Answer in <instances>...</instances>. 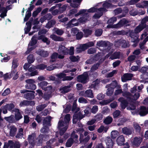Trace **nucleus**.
Segmentation results:
<instances>
[{"mask_svg": "<svg viewBox=\"0 0 148 148\" xmlns=\"http://www.w3.org/2000/svg\"><path fill=\"white\" fill-rule=\"evenodd\" d=\"M70 120L69 114H66L64 118V121L60 120L58 123V127L60 130V135H62L68 128L69 122Z\"/></svg>", "mask_w": 148, "mask_h": 148, "instance_id": "nucleus-1", "label": "nucleus"}, {"mask_svg": "<svg viewBox=\"0 0 148 148\" xmlns=\"http://www.w3.org/2000/svg\"><path fill=\"white\" fill-rule=\"evenodd\" d=\"M136 90L137 86L136 85L131 89L130 91L132 95L130 92H127L123 93V95L126 97L129 101L133 102L134 101L137 100L140 97V94L138 92L135 93Z\"/></svg>", "mask_w": 148, "mask_h": 148, "instance_id": "nucleus-2", "label": "nucleus"}, {"mask_svg": "<svg viewBox=\"0 0 148 148\" xmlns=\"http://www.w3.org/2000/svg\"><path fill=\"white\" fill-rule=\"evenodd\" d=\"M47 32V30L45 29H40L38 32V36L37 37V39L38 40H42V42L46 43L47 45H48L50 44V41L45 35L46 34Z\"/></svg>", "mask_w": 148, "mask_h": 148, "instance_id": "nucleus-3", "label": "nucleus"}, {"mask_svg": "<svg viewBox=\"0 0 148 148\" xmlns=\"http://www.w3.org/2000/svg\"><path fill=\"white\" fill-rule=\"evenodd\" d=\"M58 52L61 54L70 56H73L74 53V48L73 47H71L69 49L64 46L61 45L59 46L58 50Z\"/></svg>", "mask_w": 148, "mask_h": 148, "instance_id": "nucleus-4", "label": "nucleus"}, {"mask_svg": "<svg viewBox=\"0 0 148 148\" xmlns=\"http://www.w3.org/2000/svg\"><path fill=\"white\" fill-rule=\"evenodd\" d=\"M51 119V117L49 116L44 119L43 122L44 127L40 130L41 133H45L48 132L49 128L47 126H50V122Z\"/></svg>", "mask_w": 148, "mask_h": 148, "instance_id": "nucleus-5", "label": "nucleus"}, {"mask_svg": "<svg viewBox=\"0 0 148 148\" xmlns=\"http://www.w3.org/2000/svg\"><path fill=\"white\" fill-rule=\"evenodd\" d=\"M129 21L125 18H123L121 19L119 22L116 24H114V27L117 28H120L123 26L127 27L130 25L129 24Z\"/></svg>", "mask_w": 148, "mask_h": 148, "instance_id": "nucleus-6", "label": "nucleus"}, {"mask_svg": "<svg viewBox=\"0 0 148 148\" xmlns=\"http://www.w3.org/2000/svg\"><path fill=\"white\" fill-rule=\"evenodd\" d=\"M128 34L129 33V36L131 38L132 42H138L139 40L138 39L139 35H138L134 31L129 29L128 30Z\"/></svg>", "mask_w": 148, "mask_h": 148, "instance_id": "nucleus-7", "label": "nucleus"}, {"mask_svg": "<svg viewBox=\"0 0 148 148\" xmlns=\"http://www.w3.org/2000/svg\"><path fill=\"white\" fill-rule=\"evenodd\" d=\"M25 81L27 83L25 86L26 88L32 90L36 89V86L34 84L35 83L34 79H29L26 80Z\"/></svg>", "mask_w": 148, "mask_h": 148, "instance_id": "nucleus-8", "label": "nucleus"}, {"mask_svg": "<svg viewBox=\"0 0 148 148\" xmlns=\"http://www.w3.org/2000/svg\"><path fill=\"white\" fill-rule=\"evenodd\" d=\"M97 46L99 47H103L107 48L108 50L110 49V43L109 42L107 41H99L97 42Z\"/></svg>", "mask_w": 148, "mask_h": 148, "instance_id": "nucleus-9", "label": "nucleus"}, {"mask_svg": "<svg viewBox=\"0 0 148 148\" xmlns=\"http://www.w3.org/2000/svg\"><path fill=\"white\" fill-rule=\"evenodd\" d=\"M114 12L116 14H119V13H122V14L119 16V17L120 18L125 17L127 14L128 12V9H126L122 11V8H117L115 9L114 10Z\"/></svg>", "mask_w": 148, "mask_h": 148, "instance_id": "nucleus-10", "label": "nucleus"}, {"mask_svg": "<svg viewBox=\"0 0 148 148\" xmlns=\"http://www.w3.org/2000/svg\"><path fill=\"white\" fill-rule=\"evenodd\" d=\"M80 94L81 95L85 97H87L92 98L94 97L92 91L90 89L82 92H81Z\"/></svg>", "mask_w": 148, "mask_h": 148, "instance_id": "nucleus-11", "label": "nucleus"}, {"mask_svg": "<svg viewBox=\"0 0 148 148\" xmlns=\"http://www.w3.org/2000/svg\"><path fill=\"white\" fill-rule=\"evenodd\" d=\"M56 75L59 78L62 79L63 81L71 80L73 78V77L66 76V75L63 72Z\"/></svg>", "mask_w": 148, "mask_h": 148, "instance_id": "nucleus-12", "label": "nucleus"}, {"mask_svg": "<svg viewBox=\"0 0 148 148\" xmlns=\"http://www.w3.org/2000/svg\"><path fill=\"white\" fill-rule=\"evenodd\" d=\"M146 23L141 22V23L139 24L134 29L135 33L138 35V33L141 31L145 27Z\"/></svg>", "mask_w": 148, "mask_h": 148, "instance_id": "nucleus-13", "label": "nucleus"}, {"mask_svg": "<svg viewBox=\"0 0 148 148\" xmlns=\"http://www.w3.org/2000/svg\"><path fill=\"white\" fill-rule=\"evenodd\" d=\"M88 75L87 72L83 74L78 77L77 80L79 82L85 83L88 78Z\"/></svg>", "mask_w": 148, "mask_h": 148, "instance_id": "nucleus-14", "label": "nucleus"}, {"mask_svg": "<svg viewBox=\"0 0 148 148\" xmlns=\"http://www.w3.org/2000/svg\"><path fill=\"white\" fill-rule=\"evenodd\" d=\"M36 135L35 133L32 134L31 135H29L28 140L29 143L31 146H34L36 143L35 141Z\"/></svg>", "mask_w": 148, "mask_h": 148, "instance_id": "nucleus-15", "label": "nucleus"}, {"mask_svg": "<svg viewBox=\"0 0 148 148\" xmlns=\"http://www.w3.org/2000/svg\"><path fill=\"white\" fill-rule=\"evenodd\" d=\"M142 138L140 137H136L132 140V143L134 146L138 147L142 141Z\"/></svg>", "mask_w": 148, "mask_h": 148, "instance_id": "nucleus-16", "label": "nucleus"}, {"mask_svg": "<svg viewBox=\"0 0 148 148\" xmlns=\"http://www.w3.org/2000/svg\"><path fill=\"white\" fill-rule=\"evenodd\" d=\"M8 144L9 148H20V144L18 142L10 140L8 141Z\"/></svg>", "mask_w": 148, "mask_h": 148, "instance_id": "nucleus-17", "label": "nucleus"}, {"mask_svg": "<svg viewBox=\"0 0 148 148\" xmlns=\"http://www.w3.org/2000/svg\"><path fill=\"white\" fill-rule=\"evenodd\" d=\"M84 116L82 114L81 112H79L78 114L75 113L73 117V123H75L77 121V120H80L83 118Z\"/></svg>", "mask_w": 148, "mask_h": 148, "instance_id": "nucleus-18", "label": "nucleus"}, {"mask_svg": "<svg viewBox=\"0 0 148 148\" xmlns=\"http://www.w3.org/2000/svg\"><path fill=\"white\" fill-rule=\"evenodd\" d=\"M133 76L132 73H125L121 77L122 82H125L127 80H131Z\"/></svg>", "mask_w": 148, "mask_h": 148, "instance_id": "nucleus-19", "label": "nucleus"}, {"mask_svg": "<svg viewBox=\"0 0 148 148\" xmlns=\"http://www.w3.org/2000/svg\"><path fill=\"white\" fill-rule=\"evenodd\" d=\"M12 112H15V119L18 121L21 119L23 116L19 112V110L18 109H14L12 110Z\"/></svg>", "mask_w": 148, "mask_h": 148, "instance_id": "nucleus-20", "label": "nucleus"}, {"mask_svg": "<svg viewBox=\"0 0 148 148\" xmlns=\"http://www.w3.org/2000/svg\"><path fill=\"white\" fill-rule=\"evenodd\" d=\"M38 40L36 36V35H34L32 37L31 41L28 45V47L33 46L35 45L37 43Z\"/></svg>", "mask_w": 148, "mask_h": 148, "instance_id": "nucleus-21", "label": "nucleus"}, {"mask_svg": "<svg viewBox=\"0 0 148 148\" xmlns=\"http://www.w3.org/2000/svg\"><path fill=\"white\" fill-rule=\"evenodd\" d=\"M105 142L107 145V148H112L113 143L110 138L107 137L106 139Z\"/></svg>", "mask_w": 148, "mask_h": 148, "instance_id": "nucleus-22", "label": "nucleus"}, {"mask_svg": "<svg viewBox=\"0 0 148 148\" xmlns=\"http://www.w3.org/2000/svg\"><path fill=\"white\" fill-rule=\"evenodd\" d=\"M117 42L122 47L125 48L128 47V42L125 40L120 39L118 40Z\"/></svg>", "mask_w": 148, "mask_h": 148, "instance_id": "nucleus-23", "label": "nucleus"}, {"mask_svg": "<svg viewBox=\"0 0 148 148\" xmlns=\"http://www.w3.org/2000/svg\"><path fill=\"white\" fill-rule=\"evenodd\" d=\"M85 45L81 44L79 47L76 48L75 52L77 53H79L83 51H84L86 49Z\"/></svg>", "mask_w": 148, "mask_h": 148, "instance_id": "nucleus-24", "label": "nucleus"}, {"mask_svg": "<svg viewBox=\"0 0 148 148\" xmlns=\"http://www.w3.org/2000/svg\"><path fill=\"white\" fill-rule=\"evenodd\" d=\"M112 87L114 89V88H121V86L119 84L116 80H114L112 82L111 84L106 86Z\"/></svg>", "mask_w": 148, "mask_h": 148, "instance_id": "nucleus-25", "label": "nucleus"}, {"mask_svg": "<svg viewBox=\"0 0 148 148\" xmlns=\"http://www.w3.org/2000/svg\"><path fill=\"white\" fill-rule=\"evenodd\" d=\"M34 92L25 94L24 95V97L28 99H32L34 98L35 97Z\"/></svg>", "mask_w": 148, "mask_h": 148, "instance_id": "nucleus-26", "label": "nucleus"}, {"mask_svg": "<svg viewBox=\"0 0 148 148\" xmlns=\"http://www.w3.org/2000/svg\"><path fill=\"white\" fill-rule=\"evenodd\" d=\"M138 112L139 114L141 116L145 115L148 113L147 109L144 107H141Z\"/></svg>", "mask_w": 148, "mask_h": 148, "instance_id": "nucleus-27", "label": "nucleus"}, {"mask_svg": "<svg viewBox=\"0 0 148 148\" xmlns=\"http://www.w3.org/2000/svg\"><path fill=\"white\" fill-rule=\"evenodd\" d=\"M125 139L124 136L123 135H121L119 136L117 138L116 142L118 145H121L124 144Z\"/></svg>", "mask_w": 148, "mask_h": 148, "instance_id": "nucleus-28", "label": "nucleus"}, {"mask_svg": "<svg viewBox=\"0 0 148 148\" xmlns=\"http://www.w3.org/2000/svg\"><path fill=\"white\" fill-rule=\"evenodd\" d=\"M36 53L39 56H48L49 53L47 51H45L43 49H39L36 51Z\"/></svg>", "mask_w": 148, "mask_h": 148, "instance_id": "nucleus-29", "label": "nucleus"}, {"mask_svg": "<svg viewBox=\"0 0 148 148\" xmlns=\"http://www.w3.org/2000/svg\"><path fill=\"white\" fill-rule=\"evenodd\" d=\"M118 101L121 102V105L122 108L124 109L127 104V101L123 97L119 98Z\"/></svg>", "mask_w": 148, "mask_h": 148, "instance_id": "nucleus-30", "label": "nucleus"}, {"mask_svg": "<svg viewBox=\"0 0 148 148\" xmlns=\"http://www.w3.org/2000/svg\"><path fill=\"white\" fill-rule=\"evenodd\" d=\"M123 133L126 135H131L132 132V129L128 128L127 127H125L122 129Z\"/></svg>", "mask_w": 148, "mask_h": 148, "instance_id": "nucleus-31", "label": "nucleus"}, {"mask_svg": "<svg viewBox=\"0 0 148 148\" xmlns=\"http://www.w3.org/2000/svg\"><path fill=\"white\" fill-rule=\"evenodd\" d=\"M50 37L55 41H63L64 40L63 38L57 36L54 34L51 35L50 36Z\"/></svg>", "mask_w": 148, "mask_h": 148, "instance_id": "nucleus-32", "label": "nucleus"}, {"mask_svg": "<svg viewBox=\"0 0 148 148\" xmlns=\"http://www.w3.org/2000/svg\"><path fill=\"white\" fill-rule=\"evenodd\" d=\"M9 129L10 135L12 136H14L16 131V127L14 126H11L10 127Z\"/></svg>", "mask_w": 148, "mask_h": 148, "instance_id": "nucleus-33", "label": "nucleus"}, {"mask_svg": "<svg viewBox=\"0 0 148 148\" xmlns=\"http://www.w3.org/2000/svg\"><path fill=\"white\" fill-rule=\"evenodd\" d=\"M83 31L84 33V36L85 37H88L91 35L92 32V30L88 29H84Z\"/></svg>", "mask_w": 148, "mask_h": 148, "instance_id": "nucleus-34", "label": "nucleus"}, {"mask_svg": "<svg viewBox=\"0 0 148 148\" xmlns=\"http://www.w3.org/2000/svg\"><path fill=\"white\" fill-rule=\"evenodd\" d=\"M75 130L77 132H79L80 134L79 141L81 143V138L82 137L83 140L84 138V136L82 134L84 132V130L83 128L80 127L77 130Z\"/></svg>", "mask_w": 148, "mask_h": 148, "instance_id": "nucleus-35", "label": "nucleus"}, {"mask_svg": "<svg viewBox=\"0 0 148 148\" xmlns=\"http://www.w3.org/2000/svg\"><path fill=\"white\" fill-rule=\"evenodd\" d=\"M15 72L12 71L11 73L9 74L7 73L3 75V77L5 80H6L8 79L11 78L14 74Z\"/></svg>", "mask_w": 148, "mask_h": 148, "instance_id": "nucleus-36", "label": "nucleus"}, {"mask_svg": "<svg viewBox=\"0 0 148 148\" xmlns=\"http://www.w3.org/2000/svg\"><path fill=\"white\" fill-rule=\"evenodd\" d=\"M74 20H75L74 19H72L71 20L69 21L66 25L67 27H70L75 26H77L78 25V23H72V22Z\"/></svg>", "mask_w": 148, "mask_h": 148, "instance_id": "nucleus-37", "label": "nucleus"}, {"mask_svg": "<svg viewBox=\"0 0 148 148\" xmlns=\"http://www.w3.org/2000/svg\"><path fill=\"white\" fill-rule=\"evenodd\" d=\"M70 86H67L63 87L60 89L61 92L62 93H65L69 92L70 90Z\"/></svg>", "mask_w": 148, "mask_h": 148, "instance_id": "nucleus-38", "label": "nucleus"}, {"mask_svg": "<svg viewBox=\"0 0 148 148\" xmlns=\"http://www.w3.org/2000/svg\"><path fill=\"white\" fill-rule=\"evenodd\" d=\"M135 107L134 105H130L129 107H127V109L128 110H131L132 114H134L136 113L137 112L135 110Z\"/></svg>", "mask_w": 148, "mask_h": 148, "instance_id": "nucleus-39", "label": "nucleus"}, {"mask_svg": "<svg viewBox=\"0 0 148 148\" xmlns=\"http://www.w3.org/2000/svg\"><path fill=\"white\" fill-rule=\"evenodd\" d=\"M47 104H44L38 105L36 108V109L38 111H41L47 106Z\"/></svg>", "mask_w": 148, "mask_h": 148, "instance_id": "nucleus-40", "label": "nucleus"}, {"mask_svg": "<svg viewBox=\"0 0 148 148\" xmlns=\"http://www.w3.org/2000/svg\"><path fill=\"white\" fill-rule=\"evenodd\" d=\"M140 0H130L127 2V4L128 5H132L137 4Z\"/></svg>", "mask_w": 148, "mask_h": 148, "instance_id": "nucleus-41", "label": "nucleus"}, {"mask_svg": "<svg viewBox=\"0 0 148 148\" xmlns=\"http://www.w3.org/2000/svg\"><path fill=\"white\" fill-rule=\"evenodd\" d=\"M103 30L101 29H96L95 32V35L97 37L101 36L102 34Z\"/></svg>", "mask_w": 148, "mask_h": 148, "instance_id": "nucleus-42", "label": "nucleus"}, {"mask_svg": "<svg viewBox=\"0 0 148 148\" xmlns=\"http://www.w3.org/2000/svg\"><path fill=\"white\" fill-rule=\"evenodd\" d=\"M42 8L41 7H39L36 9V10L34 11L32 13V16L34 17H36L42 10Z\"/></svg>", "mask_w": 148, "mask_h": 148, "instance_id": "nucleus-43", "label": "nucleus"}, {"mask_svg": "<svg viewBox=\"0 0 148 148\" xmlns=\"http://www.w3.org/2000/svg\"><path fill=\"white\" fill-rule=\"evenodd\" d=\"M23 130L22 128L19 129L18 133L16 136V137L18 138H22L23 136Z\"/></svg>", "mask_w": 148, "mask_h": 148, "instance_id": "nucleus-44", "label": "nucleus"}, {"mask_svg": "<svg viewBox=\"0 0 148 148\" xmlns=\"http://www.w3.org/2000/svg\"><path fill=\"white\" fill-rule=\"evenodd\" d=\"M71 138H73V139H75V142L76 143H77L78 141L77 140L78 138V136L76 134L75 132L74 131L71 135Z\"/></svg>", "mask_w": 148, "mask_h": 148, "instance_id": "nucleus-45", "label": "nucleus"}, {"mask_svg": "<svg viewBox=\"0 0 148 148\" xmlns=\"http://www.w3.org/2000/svg\"><path fill=\"white\" fill-rule=\"evenodd\" d=\"M75 36L76 40H80L83 38V34L82 32L80 31L78 33H77Z\"/></svg>", "mask_w": 148, "mask_h": 148, "instance_id": "nucleus-46", "label": "nucleus"}, {"mask_svg": "<svg viewBox=\"0 0 148 148\" xmlns=\"http://www.w3.org/2000/svg\"><path fill=\"white\" fill-rule=\"evenodd\" d=\"M119 135V132L116 130L112 131L111 133V137L113 138H115Z\"/></svg>", "mask_w": 148, "mask_h": 148, "instance_id": "nucleus-47", "label": "nucleus"}, {"mask_svg": "<svg viewBox=\"0 0 148 148\" xmlns=\"http://www.w3.org/2000/svg\"><path fill=\"white\" fill-rule=\"evenodd\" d=\"M73 142V140L72 138L69 139L66 142V146L67 147H70Z\"/></svg>", "mask_w": 148, "mask_h": 148, "instance_id": "nucleus-48", "label": "nucleus"}, {"mask_svg": "<svg viewBox=\"0 0 148 148\" xmlns=\"http://www.w3.org/2000/svg\"><path fill=\"white\" fill-rule=\"evenodd\" d=\"M116 34L118 35H127L128 34V32L127 31H126L124 30H122L121 31H118L116 32Z\"/></svg>", "mask_w": 148, "mask_h": 148, "instance_id": "nucleus-49", "label": "nucleus"}, {"mask_svg": "<svg viewBox=\"0 0 148 148\" xmlns=\"http://www.w3.org/2000/svg\"><path fill=\"white\" fill-rule=\"evenodd\" d=\"M29 105V101L27 100H24L21 101L19 104V106L21 107H23L25 106H28Z\"/></svg>", "mask_w": 148, "mask_h": 148, "instance_id": "nucleus-50", "label": "nucleus"}, {"mask_svg": "<svg viewBox=\"0 0 148 148\" xmlns=\"http://www.w3.org/2000/svg\"><path fill=\"white\" fill-rule=\"evenodd\" d=\"M79 32V30L77 27H73L71 29L72 33L73 36H75Z\"/></svg>", "mask_w": 148, "mask_h": 148, "instance_id": "nucleus-51", "label": "nucleus"}, {"mask_svg": "<svg viewBox=\"0 0 148 148\" xmlns=\"http://www.w3.org/2000/svg\"><path fill=\"white\" fill-rule=\"evenodd\" d=\"M116 18L115 17H112L110 19H108L107 22L108 24H113L116 21Z\"/></svg>", "mask_w": 148, "mask_h": 148, "instance_id": "nucleus-52", "label": "nucleus"}, {"mask_svg": "<svg viewBox=\"0 0 148 148\" xmlns=\"http://www.w3.org/2000/svg\"><path fill=\"white\" fill-rule=\"evenodd\" d=\"M47 84L48 83L47 82L45 81H44L38 83V86H40L41 88L42 89L44 90V88H45L44 87L47 86Z\"/></svg>", "mask_w": 148, "mask_h": 148, "instance_id": "nucleus-53", "label": "nucleus"}, {"mask_svg": "<svg viewBox=\"0 0 148 148\" xmlns=\"http://www.w3.org/2000/svg\"><path fill=\"white\" fill-rule=\"evenodd\" d=\"M66 8L67 6L66 5H63L62 7H59L58 9L59 11V14L62 13L66 10Z\"/></svg>", "mask_w": 148, "mask_h": 148, "instance_id": "nucleus-54", "label": "nucleus"}, {"mask_svg": "<svg viewBox=\"0 0 148 148\" xmlns=\"http://www.w3.org/2000/svg\"><path fill=\"white\" fill-rule=\"evenodd\" d=\"M114 100V99H109L104 100L103 101H101L100 102V104L102 105H105L109 103L110 102Z\"/></svg>", "mask_w": 148, "mask_h": 148, "instance_id": "nucleus-55", "label": "nucleus"}, {"mask_svg": "<svg viewBox=\"0 0 148 148\" xmlns=\"http://www.w3.org/2000/svg\"><path fill=\"white\" fill-rule=\"evenodd\" d=\"M129 13L131 16H135L138 14V11L134 9L130 11Z\"/></svg>", "mask_w": 148, "mask_h": 148, "instance_id": "nucleus-56", "label": "nucleus"}, {"mask_svg": "<svg viewBox=\"0 0 148 148\" xmlns=\"http://www.w3.org/2000/svg\"><path fill=\"white\" fill-rule=\"evenodd\" d=\"M112 119L111 117L108 116L106 118L104 121L105 123L108 124L111 123L112 121Z\"/></svg>", "mask_w": 148, "mask_h": 148, "instance_id": "nucleus-57", "label": "nucleus"}, {"mask_svg": "<svg viewBox=\"0 0 148 148\" xmlns=\"http://www.w3.org/2000/svg\"><path fill=\"white\" fill-rule=\"evenodd\" d=\"M117 72V71L116 70H114L112 72L108 73L106 75L107 77H112Z\"/></svg>", "mask_w": 148, "mask_h": 148, "instance_id": "nucleus-58", "label": "nucleus"}, {"mask_svg": "<svg viewBox=\"0 0 148 148\" xmlns=\"http://www.w3.org/2000/svg\"><path fill=\"white\" fill-rule=\"evenodd\" d=\"M103 6L107 8H111L112 7V5L111 3H110L108 2H105L103 4Z\"/></svg>", "mask_w": 148, "mask_h": 148, "instance_id": "nucleus-59", "label": "nucleus"}, {"mask_svg": "<svg viewBox=\"0 0 148 148\" xmlns=\"http://www.w3.org/2000/svg\"><path fill=\"white\" fill-rule=\"evenodd\" d=\"M109 87L108 89V91L106 92V94L108 96L111 95L114 92V89L112 87Z\"/></svg>", "mask_w": 148, "mask_h": 148, "instance_id": "nucleus-60", "label": "nucleus"}, {"mask_svg": "<svg viewBox=\"0 0 148 148\" xmlns=\"http://www.w3.org/2000/svg\"><path fill=\"white\" fill-rule=\"evenodd\" d=\"M18 60L17 59L14 60L12 62V69H14L16 68L18 66V64L17 63Z\"/></svg>", "mask_w": 148, "mask_h": 148, "instance_id": "nucleus-61", "label": "nucleus"}, {"mask_svg": "<svg viewBox=\"0 0 148 148\" xmlns=\"http://www.w3.org/2000/svg\"><path fill=\"white\" fill-rule=\"evenodd\" d=\"M5 105L6 106L8 110L10 111L12 110V109L15 107L13 103L8 104Z\"/></svg>", "mask_w": 148, "mask_h": 148, "instance_id": "nucleus-62", "label": "nucleus"}, {"mask_svg": "<svg viewBox=\"0 0 148 148\" xmlns=\"http://www.w3.org/2000/svg\"><path fill=\"white\" fill-rule=\"evenodd\" d=\"M96 52V50L95 48H91L89 49L87 51V52L88 54H92Z\"/></svg>", "mask_w": 148, "mask_h": 148, "instance_id": "nucleus-63", "label": "nucleus"}, {"mask_svg": "<svg viewBox=\"0 0 148 148\" xmlns=\"http://www.w3.org/2000/svg\"><path fill=\"white\" fill-rule=\"evenodd\" d=\"M27 60L29 63H32L34 61L35 58L33 56H28Z\"/></svg>", "mask_w": 148, "mask_h": 148, "instance_id": "nucleus-64", "label": "nucleus"}]
</instances>
